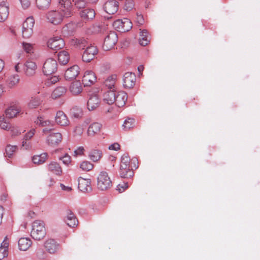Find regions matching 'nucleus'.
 I'll use <instances>...</instances> for the list:
<instances>
[{"label": "nucleus", "mask_w": 260, "mask_h": 260, "mask_svg": "<svg viewBox=\"0 0 260 260\" xmlns=\"http://www.w3.org/2000/svg\"><path fill=\"white\" fill-rule=\"evenodd\" d=\"M59 8L56 10H50L46 14L48 22L54 25L60 24L64 17H69L73 15L71 3L68 0H59Z\"/></svg>", "instance_id": "obj_1"}, {"label": "nucleus", "mask_w": 260, "mask_h": 260, "mask_svg": "<svg viewBox=\"0 0 260 260\" xmlns=\"http://www.w3.org/2000/svg\"><path fill=\"white\" fill-rule=\"evenodd\" d=\"M133 160L134 162L137 161L136 159H131L127 154H124L121 156L119 169V175L121 177L129 178L133 176L134 172L132 166V161Z\"/></svg>", "instance_id": "obj_2"}, {"label": "nucleus", "mask_w": 260, "mask_h": 260, "mask_svg": "<svg viewBox=\"0 0 260 260\" xmlns=\"http://www.w3.org/2000/svg\"><path fill=\"white\" fill-rule=\"evenodd\" d=\"M96 186L102 191L107 190L112 187V181L108 172L104 171L100 172L97 176Z\"/></svg>", "instance_id": "obj_3"}, {"label": "nucleus", "mask_w": 260, "mask_h": 260, "mask_svg": "<svg viewBox=\"0 0 260 260\" xmlns=\"http://www.w3.org/2000/svg\"><path fill=\"white\" fill-rule=\"evenodd\" d=\"M31 236L37 240H40L44 238L46 235V229L44 223L40 220L35 221L32 225Z\"/></svg>", "instance_id": "obj_4"}, {"label": "nucleus", "mask_w": 260, "mask_h": 260, "mask_svg": "<svg viewBox=\"0 0 260 260\" xmlns=\"http://www.w3.org/2000/svg\"><path fill=\"white\" fill-rule=\"evenodd\" d=\"M113 25L115 29L122 32L128 31L132 28V23L127 18L117 19L113 22Z\"/></svg>", "instance_id": "obj_5"}, {"label": "nucleus", "mask_w": 260, "mask_h": 260, "mask_svg": "<svg viewBox=\"0 0 260 260\" xmlns=\"http://www.w3.org/2000/svg\"><path fill=\"white\" fill-rule=\"evenodd\" d=\"M118 40L116 33L114 31H110L106 37L103 45V49L105 51H108L114 48Z\"/></svg>", "instance_id": "obj_6"}, {"label": "nucleus", "mask_w": 260, "mask_h": 260, "mask_svg": "<svg viewBox=\"0 0 260 260\" xmlns=\"http://www.w3.org/2000/svg\"><path fill=\"white\" fill-rule=\"evenodd\" d=\"M35 20L32 17H28L23 23L22 36L24 38H30L33 34Z\"/></svg>", "instance_id": "obj_7"}, {"label": "nucleus", "mask_w": 260, "mask_h": 260, "mask_svg": "<svg viewBox=\"0 0 260 260\" xmlns=\"http://www.w3.org/2000/svg\"><path fill=\"white\" fill-rule=\"evenodd\" d=\"M38 69V66L35 60L27 59L24 63L23 70L24 74L27 77H31L35 75Z\"/></svg>", "instance_id": "obj_8"}, {"label": "nucleus", "mask_w": 260, "mask_h": 260, "mask_svg": "<svg viewBox=\"0 0 260 260\" xmlns=\"http://www.w3.org/2000/svg\"><path fill=\"white\" fill-rule=\"evenodd\" d=\"M57 69V63L54 59L50 58L44 62L43 67V72L46 75L54 73Z\"/></svg>", "instance_id": "obj_9"}, {"label": "nucleus", "mask_w": 260, "mask_h": 260, "mask_svg": "<svg viewBox=\"0 0 260 260\" xmlns=\"http://www.w3.org/2000/svg\"><path fill=\"white\" fill-rule=\"evenodd\" d=\"M62 140V134L60 133H51L46 139L47 144L52 147H55L59 145Z\"/></svg>", "instance_id": "obj_10"}, {"label": "nucleus", "mask_w": 260, "mask_h": 260, "mask_svg": "<svg viewBox=\"0 0 260 260\" xmlns=\"http://www.w3.org/2000/svg\"><path fill=\"white\" fill-rule=\"evenodd\" d=\"M136 82V76L132 72L125 73L123 77V86L126 89L133 88Z\"/></svg>", "instance_id": "obj_11"}, {"label": "nucleus", "mask_w": 260, "mask_h": 260, "mask_svg": "<svg viewBox=\"0 0 260 260\" xmlns=\"http://www.w3.org/2000/svg\"><path fill=\"white\" fill-rule=\"evenodd\" d=\"M54 120L56 124L61 127L69 126L70 121L67 115L62 111H58L55 116Z\"/></svg>", "instance_id": "obj_12"}, {"label": "nucleus", "mask_w": 260, "mask_h": 260, "mask_svg": "<svg viewBox=\"0 0 260 260\" xmlns=\"http://www.w3.org/2000/svg\"><path fill=\"white\" fill-rule=\"evenodd\" d=\"M63 40L59 37H54L50 38L48 42V47L54 50H58L64 46Z\"/></svg>", "instance_id": "obj_13"}, {"label": "nucleus", "mask_w": 260, "mask_h": 260, "mask_svg": "<svg viewBox=\"0 0 260 260\" xmlns=\"http://www.w3.org/2000/svg\"><path fill=\"white\" fill-rule=\"evenodd\" d=\"M64 221L67 225L71 228H75L78 224V220L74 213L70 209L65 211Z\"/></svg>", "instance_id": "obj_14"}, {"label": "nucleus", "mask_w": 260, "mask_h": 260, "mask_svg": "<svg viewBox=\"0 0 260 260\" xmlns=\"http://www.w3.org/2000/svg\"><path fill=\"white\" fill-rule=\"evenodd\" d=\"M97 48L94 46H90L86 48L82 55V60L84 62H89L98 53Z\"/></svg>", "instance_id": "obj_15"}, {"label": "nucleus", "mask_w": 260, "mask_h": 260, "mask_svg": "<svg viewBox=\"0 0 260 260\" xmlns=\"http://www.w3.org/2000/svg\"><path fill=\"white\" fill-rule=\"evenodd\" d=\"M47 169L50 173L58 176L62 174V169L60 164L56 161H51L47 165Z\"/></svg>", "instance_id": "obj_16"}, {"label": "nucleus", "mask_w": 260, "mask_h": 260, "mask_svg": "<svg viewBox=\"0 0 260 260\" xmlns=\"http://www.w3.org/2000/svg\"><path fill=\"white\" fill-rule=\"evenodd\" d=\"M96 81V77L91 71H86L82 78V82L85 86H89Z\"/></svg>", "instance_id": "obj_17"}, {"label": "nucleus", "mask_w": 260, "mask_h": 260, "mask_svg": "<svg viewBox=\"0 0 260 260\" xmlns=\"http://www.w3.org/2000/svg\"><path fill=\"white\" fill-rule=\"evenodd\" d=\"M104 9L107 13L114 14L118 9V3L115 0L108 1L105 3Z\"/></svg>", "instance_id": "obj_18"}, {"label": "nucleus", "mask_w": 260, "mask_h": 260, "mask_svg": "<svg viewBox=\"0 0 260 260\" xmlns=\"http://www.w3.org/2000/svg\"><path fill=\"white\" fill-rule=\"evenodd\" d=\"M79 73L80 68L77 65H74L66 70L64 73V77L66 80H73L78 76Z\"/></svg>", "instance_id": "obj_19"}, {"label": "nucleus", "mask_w": 260, "mask_h": 260, "mask_svg": "<svg viewBox=\"0 0 260 260\" xmlns=\"http://www.w3.org/2000/svg\"><path fill=\"white\" fill-rule=\"evenodd\" d=\"M9 15V5L6 1L0 3V22L5 21Z\"/></svg>", "instance_id": "obj_20"}, {"label": "nucleus", "mask_w": 260, "mask_h": 260, "mask_svg": "<svg viewBox=\"0 0 260 260\" xmlns=\"http://www.w3.org/2000/svg\"><path fill=\"white\" fill-rule=\"evenodd\" d=\"M78 188L82 192L91 190V180L79 177L78 179Z\"/></svg>", "instance_id": "obj_21"}, {"label": "nucleus", "mask_w": 260, "mask_h": 260, "mask_svg": "<svg viewBox=\"0 0 260 260\" xmlns=\"http://www.w3.org/2000/svg\"><path fill=\"white\" fill-rule=\"evenodd\" d=\"M127 99V93L123 91L115 92V100L114 102L119 107H123L125 105Z\"/></svg>", "instance_id": "obj_22"}, {"label": "nucleus", "mask_w": 260, "mask_h": 260, "mask_svg": "<svg viewBox=\"0 0 260 260\" xmlns=\"http://www.w3.org/2000/svg\"><path fill=\"white\" fill-rule=\"evenodd\" d=\"M102 124L98 122H94L89 125L87 134L89 137H93L99 134L102 129Z\"/></svg>", "instance_id": "obj_23"}, {"label": "nucleus", "mask_w": 260, "mask_h": 260, "mask_svg": "<svg viewBox=\"0 0 260 260\" xmlns=\"http://www.w3.org/2000/svg\"><path fill=\"white\" fill-rule=\"evenodd\" d=\"M101 103L100 98L97 95H92L89 98L87 106L89 111H93L97 108Z\"/></svg>", "instance_id": "obj_24"}, {"label": "nucleus", "mask_w": 260, "mask_h": 260, "mask_svg": "<svg viewBox=\"0 0 260 260\" xmlns=\"http://www.w3.org/2000/svg\"><path fill=\"white\" fill-rule=\"evenodd\" d=\"M44 247L46 250L50 253H55L58 248V244L54 240L49 239L44 243Z\"/></svg>", "instance_id": "obj_25"}, {"label": "nucleus", "mask_w": 260, "mask_h": 260, "mask_svg": "<svg viewBox=\"0 0 260 260\" xmlns=\"http://www.w3.org/2000/svg\"><path fill=\"white\" fill-rule=\"evenodd\" d=\"M83 90L82 84L80 81L76 80L73 82L69 87V90L71 93L74 95L80 94Z\"/></svg>", "instance_id": "obj_26"}, {"label": "nucleus", "mask_w": 260, "mask_h": 260, "mask_svg": "<svg viewBox=\"0 0 260 260\" xmlns=\"http://www.w3.org/2000/svg\"><path fill=\"white\" fill-rule=\"evenodd\" d=\"M88 156L91 161L97 162L99 161L102 157L103 153L100 149H93L88 152Z\"/></svg>", "instance_id": "obj_27"}, {"label": "nucleus", "mask_w": 260, "mask_h": 260, "mask_svg": "<svg viewBox=\"0 0 260 260\" xmlns=\"http://www.w3.org/2000/svg\"><path fill=\"white\" fill-rule=\"evenodd\" d=\"M9 245L8 238L6 237L0 246V260L8 256Z\"/></svg>", "instance_id": "obj_28"}, {"label": "nucleus", "mask_w": 260, "mask_h": 260, "mask_svg": "<svg viewBox=\"0 0 260 260\" xmlns=\"http://www.w3.org/2000/svg\"><path fill=\"white\" fill-rule=\"evenodd\" d=\"M81 17L86 20H92L95 17V13L93 9L86 8L80 12Z\"/></svg>", "instance_id": "obj_29"}, {"label": "nucleus", "mask_w": 260, "mask_h": 260, "mask_svg": "<svg viewBox=\"0 0 260 260\" xmlns=\"http://www.w3.org/2000/svg\"><path fill=\"white\" fill-rule=\"evenodd\" d=\"M21 108L19 106H13L6 110L7 116L10 118L17 117L21 112Z\"/></svg>", "instance_id": "obj_30"}, {"label": "nucleus", "mask_w": 260, "mask_h": 260, "mask_svg": "<svg viewBox=\"0 0 260 260\" xmlns=\"http://www.w3.org/2000/svg\"><path fill=\"white\" fill-rule=\"evenodd\" d=\"M43 100L39 95L33 96L27 103V106L29 109H36L42 104Z\"/></svg>", "instance_id": "obj_31"}, {"label": "nucleus", "mask_w": 260, "mask_h": 260, "mask_svg": "<svg viewBox=\"0 0 260 260\" xmlns=\"http://www.w3.org/2000/svg\"><path fill=\"white\" fill-rule=\"evenodd\" d=\"M31 244V241L28 238H21L18 241V246L20 250L26 251Z\"/></svg>", "instance_id": "obj_32"}, {"label": "nucleus", "mask_w": 260, "mask_h": 260, "mask_svg": "<svg viewBox=\"0 0 260 260\" xmlns=\"http://www.w3.org/2000/svg\"><path fill=\"white\" fill-rule=\"evenodd\" d=\"M48 158V154L46 152L40 154L35 155L32 157V161L34 164L41 165L44 164Z\"/></svg>", "instance_id": "obj_33"}, {"label": "nucleus", "mask_w": 260, "mask_h": 260, "mask_svg": "<svg viewBox=\"0 0 260 260\" xmlns=\"http://www.w3.org/2000/svg\"><path fill=\"white\" fill-rule=\"evenodd\" d=\"M67 89L65 86H58L52 92V98L56 99L64 95L67 92Z\"/></svg>", "instance_id": "obj_34"}, {"label": "nucleus", "mask_w": 260, "mask_h": 260, "mask_svg": "<svg viewBox=\"0 0 260 260\" xmlns=\"http://www.w3.org/2000/svg\"><path fill=\"white\" fill-rule=\"evenodd\" d=\"M70 54L67 51H61L58 54V61L62 65L67 64L70 60Z\"/></svg>", "instance_id": "obj_35"}, {"label": "nucleus", "mask_w": 260, "mask_h": 260, "mask_svg": "<svg viewBox=\"0 0 260 260\" xmlns=\"http://www.w3.org/2000/svg\"><path fill=\"white\" fill-rule=\"evenodd\" d=\"M117 75L113 74L109 76L105 81V84L110 90H114Z\"/></svg>", "instance_id": "obj_36"}, {"label": "nucleus", "mask_w": 260, "mask_h": 260, "mask_svg": "<svg viewBox=\"0 0 260 260\" xmlns=\"http://www.w3.org/2000/svg\"><path fill=\"white\" fill-rule=\"evenodd\" d=\"M19 76L18 75L10 76L7 80V85L9 88H13L16 86L19 82Z\"/></svg>", "instance_id": "obj_37"}, {"label": "nucleus", "mask_w": 260, "mask_h": 260, "mask_svg": "<svg viewBox=\"0 0 260 260\" xmlns=\"http://www.w3.org/2000/svg\"><path fill=\"white\" fill-rule=\"evenodd\" d=\"M149 36L146 29L142 30L140 32L139 42L141 45L145 46L149 43Z\"/></svg>", "instance_id": "obj_38"}, {"label": "nucleus", "mask_w": 260, "mask_h": 260, "mask_svg": "<svg viewBox=\"0 0 260 260\" xmlns=\"http://www.w3.org/2000/svg\"><path fill=\"white\" fill-rule=\"evenodd\" d=\"M115 100V91L113 90H110L106 92L104 95V100L109 105L112 104Z\"/></svg>", "instance_id": "obj_39"}, {"label": "nucleus", "mask_w": 260, "mask_h": 260, "mask_svg": "<svg viewBox=\"0 0 260 260\" xmlns=\"http://www.w3.org/2000/svg\"><path fill=\"white\" fill-rule=\"evenodd\" d=\"M18 149L16 145H7L5 148V156L9 158H12Z\"/></svg>", "instance_id": "obj_40"}, {"label": "nucleus", "mask_w": 260, "mask_h": 260, "mask_svg": "<svg viewBox=\"0 0 260 260\" xmlns=\"http://www.w3.org/2000/svg\"><path fill=\"white\" fill-rule=\"evenodd\" d=\"M71 44L79 49H83L87 45V42L83 39H75L72 40Z\"/></svg>", "instance_id": "obj_41"}, {"label": "nucleus", "mask_w": 260, "mask_h": 260, "mask_svg": "<svg viewBox=\"0 0 260 260\" xmlns=\"http://www.w3.org/2000/svg\"><path fill=\"white\" fill-rule=\"evenodd\" d=\"M94 168V165L90 161L84 160L81 162L80 168L83 171L88 172L91 171Z\"/></svg>", "instance_id": "obj_42"}, {"label": "nucleus", "mask_w": 260, "mask_h": 260, "mask_svg": "<svg viewBox=\"0 0 260 260\" xmlns=\"http://www.w3.org/2000/svg\"><path fill=\"white\" fill-rule=\"evenodd\" d=\"M135 120L132 118H128L125 120L122 125L123 129L125 131L129 130L134 127L135 125Z\"/></svg>", "instance_id": "obj_43"}, {"label": "nucleus", "mask_w": 260, "mask_h": 260, "mask_svg": "<svg viewBox=\"0 0 260 260\" xmlns=\"http://www.w3.org/2000/svg\"><path fill=\"white\" fill-rule=\"evenodd\" d=\"M51 2V0H36V4L39 9L44 10L50 6Z\"/></svg>", "instance_id": "obj_44"}, {"label": "nucleus", "mask_w": 260, "mask_h": 260, "mask_svg": "<svg viewBox=\"0 0 260 260\" xmlns=\"http://www.w3.org/2000/svg\"><path fill=\"white\" fill-rule=\"evenodd\" d=\"M35 123L41 126H49L51 124L50 121L45 119L43 117H38Z\"/></svg>", "instance_id": "obj_45"}, {"label": "nucleus", "mask_w": 260, "mask_h": 260, "mask_svg": "<svg viewBox=\"0 0 260 260\" xmlns=\"http://www.w3.org/2000/svg\"><path fill=\"white\" fill-rule=\"evenodd\" d=\"M72 113V115L76 118L81 117L83 114L82 109L77 107L73 108Z\"/></svg>", "instance_id": "obj_46"}, {"label": "nucleus", "mask_w": 260, "mask_h": 260, "mask_svg": "<svg viewBox=\"0 0 260 260\" xmlns=\"http://www.w3.org/2000/svg\"><path fill=\"white\" fill-rule=\"evenodd\" d=\"M85 151L83 146H79L74 150L73 156L75 157L84 156Z\"/></svg>", "instance_id": "obj_47"}, {"label": "nucleus", "mask_w": 260, "mask_h": 260, "mask_svg": "<svg viewBox=\"0 0 260 260\" xmlns=\"http://www.w3.org/2000/svg\"><path fill=\"white\" fill-rule=\"evenodd\" d=\"M72 2L78 9L84 8L86 5V3L84 0H73Z\"/></svg>", "instance_id": "obj_48"}, {"label": "nucleus", "mask_w": 260, "mask_h": 260, "mask_svg": "<svg viewBox=\"0 0 260 260\" xmlns=\"http://www.w3.org/2000/svg\"><path fill=\"white\" fill-rule=\"evenodd\" d=\"M0 127L4 129H8L10 128V124L2 116L0 117Z\"/></svg>", "instance_id": "obj_49"}, {"label": "nucleus", "mask_w": 260, "mask_h": 260, "mask_svg": "<svg viewBox=\"0 0 260 260\" xmlns=\"http://www.w3.org/2000/svg\"><path fill=\"white\" fill-rule=\"evenodd\" d=\"M135 5L133 0H126L124 4V9L131 11L134 8Z\"/></svg>", "instance_id": "obj_50"}, {"label": "nucleus", "mask_w": 260, "mask_h": 260, "mask_svg": "<svg viewBox=\"0 0 260 260\" xmlns=\"http://www.w3.org/2000/svg\"><path fill=\"white\" fill-rule=\"evenodd\" d=\"M23 48L24 51L29 53H31L33 51V46L32 44L23 42L22 43Z\"/></svg>", "instance_id": "obj_51"}, {"label": "nucleus", "mask_w": 260, "mask_h": 260, "mask_svg": "<svg viewBox=\"0 0 260 260\" xmlns=\"http://www.w3.org/2000/svg\"><path fill=\"white\" fill-rule=\"evenodd\" d=\"M59 159L62 160V162L67 166L71 162V156L68 154H66L63 156L59 157Z\"/></svg>", "instance_id": "obj_52"}, {"label": "nucleus", "mask_w": 260, "mask_h": 260, "mask_svg": "<svg viewBox=\"0 0 260 260\" xmlns=\"http://www.w3.org/2000/svg\"><path fill=\"white\" fill-rule=\"evenodd\" d=\"M128 184H127V183L126 182H122L121 183H120L117 186V190L119 192H122L123 191H124L127 188H128Z\"/></svg>", "instance_id": "obj_53"}, {"label": "nucleus", "mask_w": 260, "mask_h": 260, "mask_svg": "<svg viewBox=\"0 0 260 260\" xmlns=\"http://www.w3.org/2000/svg\"><path fill=\"white\" fill-rule=\"evenodd\" d=\"M136 22L139 25H143L144 23V19L142 14L137 13Z\"/></svg>", "instance_id": "obj_54"}, {"label": "nucleus", "mask_w": 260, "mask_h": 260, "mask_svg": "<svg viewBox=\"0 0 260 260\" xmlns=\"http://www.w3.org/2000/svg\"><path fill=\"white\" fill-rule=\"evenodd\" d=\"M35 129L32 128L26 133L24 137L25 141L30 140L35 135Z\"/></svg>", "instance_id": "obj_55"}, {"label": "nucleus", "mask_w": 260, "mask_h": 260, "mask_svg": "<svg viewBox=\"0 0 260 260\" xmlns=\"http://www.w3.org/2000/svg\"><path fill=\"white\" fill-rule=\"evenodd\" d=\"M75 135L81 136L83 132V128L81 126H77L74 131Z\"/></svg>", "instance_id": "obj_56"}, {"label": "nucleus", "mask_w": 260, "mask_h": 260, "mask_svg": "<svg viewBox=\"0 0 260 260\" xmlns=\"http://www.w3.org/2000/svg\"><path fill=\"white\" fill-rule=\"evenodd\" d=\"M22 7L24 9L28 8L31 4L30 0H20Z\"/></svg>", "instance_id": "obj_57"}, {"label": "nucleus", "mask_w": 260, "mask_h": 260, "mask_svg": "<svg viewBox=\"0 0 260 260\" xmlns=\"http://www.w3.org/2000/svg\"><path fill=\"white\" fill-rule=\"evenodd\" d=\"M58 81H59V77L58 76H54L49 78L48 79L47 82L48 84H55Z\"/></svg>", "instance_id": "obj_58"}, {"label": "nucleus", "mask_w": 260, "mask_h": 260, "mask_svg": "<svg viewBox=\"0 0 260 260\" xmlns=\"http://www.w3.org/2000/svg\"><path fill=\"white\" fill-rule=\"evenodd\" d=\"M120 146L117 143H115L109 146V149L112 150H118L120 149Z\"/></svg>", "instance_id": "obj_59"}, {"label": "nucleus", "mask_w": 260, "mask_h": 260, "mask_svg": "<svg viewBox=\"0 0 260 260\" xmlns=\"http://www.w3.org/2000/svg\"><path fill=\"white\" fill-rule=\"evenodd\" d=\"M55 181L52 178H50L47 181L46 184L48 187H51L55 184Z\"/></svg>", "instance_id": "obj_60"}, {"label": "nucleus", "mask_w": 260, "mask_h": 260, "mask_svg": "<svg viewBox=\"0 0 260 260\" xmlns=\"http://www.w3.org/2000/svg\"><path fill=\"white\" fill-rule=\"evenodd\" d=\"M60 187L63 190L70 191L72 190L71 187L66 186L64 184H61V183L60 184Z\"/></svg>", "instance_id": "obj_61"}, {"label": "nucleus", "mask_w": 260, "mask_h": 260, "mask_svg": "<svg viewBox=\"0 0 260 260\" xmlns=\"http://www.w3.org/2000/svg\"><path fill=\"white\" fill-rule=\"evenodd\" d=\"M35 215L36 213L30 210L27 212V216L31 218L35 217Z\"/></svg>", "instance_id": "obj_62"}, {"label": "nucleus", "mask_w": 260, "mask_h": 260, "mask_svg": "<svg viewBox=\"0 0 260 260\" xmlns=\"http://www.w3.org/2000/svg\"><path fill=\"white\" fill-rule=\"evenodd\" d=\"M3 214H4V209L2 206H0V224L2 222Z\"/></svg>", "instance_id": "obj_63"}, {"label": "nucleus", "mask_w": 260, "mask_h": 260, "mask_svg": "<svg viewBox=\"0 0 260 260\" xmlns=\"http://www.w3.org/2000/svg\"><path fill=\"white\" fill-rule=\"evenodd\" d=\"M5 66L4 61L0 59V72L2 71Z\"/></svg>", "instance_id": "obj_64"}]
</instances>
